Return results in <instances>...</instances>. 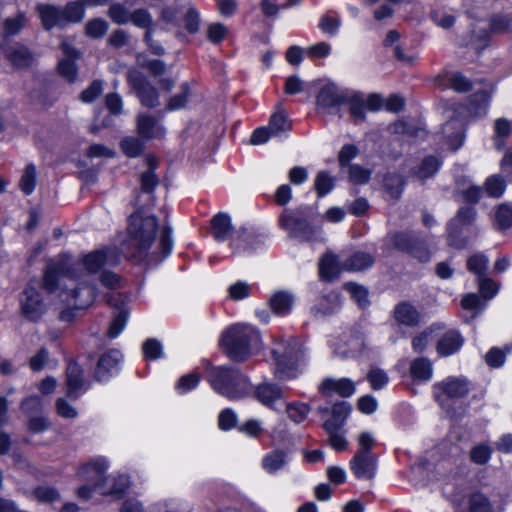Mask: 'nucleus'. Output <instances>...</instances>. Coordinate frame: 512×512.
<instances>
[{
	"label": "nucleus",
	"mask_w": 512,
	"mask_h": 512,
	"mask_svg": "<svg viewBox=\"0 0 512 512\" xmlns=\"http://www.w3.org/2000/svg\"><path fill=\"white\" fill-rule=\"evenodd\" d=\"M117 258L112 256L111 249L99 250L87 254L81 262L73 263L71 257L63 255L58 259L51 260L46 268L44 274L43 284L44 287L53 291L56 289L59 282L64 278L77 277V271L84 267L89 273H95L106 264H114Z\"/></svg>",
	"instance_id": "1"
},
{
	"label": "nucleus",
	"mask_w": 512,
	"mask_h": 512,
	"mask_svg": "<svg viewBox=\"0 0 512 512\" xmlns=\"http://www.w3.org/2000/svg\"><path fill=\"white\" fill-rule=\"evenodd\" d=\"M158 231L154 216L137 211L128 219L127 240L123 243L122 252L129 257L142 259L154 243Z\"/></svg>",
	"instance_id": "2"
},
{
	"label": "nucleus",
	"mask_w": 512,
	"mask_h": 512,
	"mask_svg": "<svg viewBox=\"0 0 512 512\" xmlns=\"http://www.w3.org/2000/svg\"><path fill=\"white\" fill-rule=\"evenodd\" d=\"M259 331L248 324H235L228 327L221 336V347L229 358L243 361L251 355L253 348L260 345Z\"/></svg>",
	"instance_id": "3"
},
{
	"label": "nucleus",
	"mask_w": 512,
	"mask_h": 512,
	"mask_svg": "<svg viewBox=\"0 0 512 512\" xmlns=\"http://www.w3.org/2000/svg\"><path fill=\"white\" fill-rule=\"evenodd\" d=\"M271 355L273 373L277 379L287 381L299 376L301 351L296 340L282 336L274 337Z\"/></svg>",
	"instance_id": "4"
},
{
	"label": "nucleus",
	"mask_w": 512,
	"mask_h": 512,
	"mask_svg": "<svg viewBox=\"0 0 512 512\" xmlns=\"http://www.w3.org/2000/svg\"><path fill=\"white\" fill-rule=\"evenodd\" d=\"M206 380L215 392L231 400L244 397L250 390L249 379L232 367H211Z\"/></svg>",
	"instance_id": "5"
},
{
	"label": "nucleus",
	"mask_w": 512,
	"mask_h": 512,
	"mask_svg": "<svg viewBox=\"0 0 512 512\" xmlns=\"http://www.w3.org/2000/svg\"><path fill=\"white\" fill-rule=\"evenodd\" d=\"M109 468L108 461L103 457H97L79 467L77 479L82 484L76 489L75 494L78 499L88 501L95 492L109 493L111 489L106 488L108 478L106 472Z\"/></svg>",
	"instance_id": "6"
},
{
	"label": "nucleus",
	"mask_w": 512,
	"mask_h": 512,
	"mask_svg": "<svg viewBox=\"0 0 512 512\" xmlns=\"http://www.w3.org/2000/svg\"><path fill=\"white\" fill-rule=\"evenodd\" d=\"M471 384L465 377L450 376L433 385L435 400L443 408L449 407L450 400H459L468 395Z\"/></svg>",
	"instance_id": "7"
},
{
	"label": "nucleus",
	"mask_w": 512,
	"mask_h": 512,
	"mask_svg": "<svg viewBox=\"0 0 512 512\" xmlns=\"http://www.w3.org/2000/svg\"><path fill=\"white\" fill-rule=\"evenodd\" d=\"M279 225L290 237L305 241L311 240L316 231L301 210H284Z\"/></svg>",
	"instance_id": "8"
},
{
	"label": "nucleus",
	"mask_w": 512,
	"mask_h": 512,
	"mask_svg": "<svg viewBox=\"0 0 512 512\" xmlns=\"http://www.w3.org/2000/svg\"><path fill=\"white\" fill-rule=\"evenodd\" d=\"M349 95L333 82L321 86L316 95V108L322 114H336L339 108L348 102Z\"/></svg>",
	"instance_id": "9"
},
{
	"label": "nucleus",
	"mask_w": 512,
	"mask_h": 512,
	"mask_svg": "<svg viewBox=\"0 0 512 512\" xmlns=\"http://www.w3.org/2000/svg\"><path fill=\"white\" fill-rule=\"evenodd\" d=\"M256 400L266 408L280 412L285 404V393L282 387L272 382H263L255 387Z\"/></svg>",
	"instance_id": "10"
},
{
	"label": "nucleus",
	"mask_w": 512,
	"mask_h": 512,
	"mask_svg": "<svg viewBox=\"0 0 512 512\" xmlns=\"http://www.w3.org/2000/svg\"><path fill=\"white\" fill-rule=\"evenodd\" d=\"M128 81L137 91L141 103L147 107H156L159 105V94L157 90L151 86L142 74L136 70L128 72Z\"/></svg>",
	"instance_id": "11"
},
{
	"label": "nucleus",
	"mask_w": 512,
	"mask_h": 512,
	"mask_svg": "<svg viewBox=\"0 0 512 512\" xmlns=\"http://www.w3.org/2000/svg\"><path fill=\"white\" fill-rule=\"evenodd\" d=\"M350 469L358 479H372L377 469L376 457L372 453L358 451L350 460Z\"/></svg>",
	"instance_id": "12"
},
{
	"label": "nucleus",
	"mask_w": 512,
	"mask_h": 512,
	"mask_svg": "<svg viewBox=\"0 0 512 512\" xmlns=\"http://www.w3.org/2000/svg\"><path fill=\"white\" fill-rule=\"evenodd\" d=\"M21 309L24 316L32 321L38 320L45 311L40 293L32 285H29L23 292Z\"/></svg>",
	"instance_id": "13"
},
{
	"label": "nucleus",
	"mask_w": 512,
	"mask_h": 512,
	"mask_svg": "<svg viewBox=\"0 0 512 512\" xmlns=\"http://www.w3.org/2000/svg\"><path fill=\"white\" fill-rule=\"evenodd\" d=\"M122 358L121 352L116 349H112L104 353L98 361L95 370V378L98 381L103 382L117 374Z\"/></svg>",
	"instance_id": "14"
},
{
	"label": "nucleus",
	"mask_w": 512,
	"mask_h": 512,
	"mask_svg": "<svg viewBox=\"0 0 512 512\" xmlns=\"http://www.w3.org/2000/svg\"><path fill=\"white\" fill-rule=\"evenodd\" d=\"M319 392L325 396L350 397L356 392V383L349 378H326L319 385Z\"/></svg>",
	"instance_id": "15"
},
{
	"label": "nucleus",
	"mask_w": 512,
	"mask_h": 512,
	"mask_svg": "<svg viewBox=\"0 0 512 512\" xmlns=\"http://www.w3.org/2000/svg\"><path fill=\"white\" fill-rule=\"evenodd\" d=\"M442 138L445 141L446 149L456 151L464 142L463 124L456 119L446 122L442 127Z\"/></svg>",
	"instance_id": "16"
},
{
	"label": "nucleus",
	"mask_w": 512,
	"mask_h": 512,
	"mask_svg": "<svg viewBox=\"0 0 512 512\" xmlns=\"http://www.w3.org/2000/svg\"><path fill=\"white\" fill-rule=\"evenodd\" d=\"M137 132L142 139L151 140L162 138L165 129L154 117L148 114H140L137 118Z\"/></svg>",
	"instance_id": "17"
},
{
	"label": "nucleus",
	"mask_w": 512,
	"mask_h": 512,
	"mask_svg": "<svg viewBox=\"0 0 512 512\" xmlns=\"http://www.w3.org/2000/svg\"><path fill=\"white\" fill-rule=\"evenodd\" d=\"M64 58L58 63V70L61 76L65 77L68 81L73 82L77 76V69L74 61L79 58L80 54L77 50L67 43L61 45Z\"/></svg>",
	"instance_id": "18"
},
{
	"label": "nucleus",
	"mask_w": 512,
	"mask_h": 512,
	"mask_svg": "<svg viewBox=\"0 0 512 512\" xmlns=\"http://www.w3.org/2000/svg\"><path fill=\"white\" fill-rule=\"evenodd\" d=\"M289 463L288 452L283 449H274L266 453L261 461L262 468L268 474H276Z\"/></svg>",
	"instance_id": "19"
},
{
	"label": "nucleus",
	"mask_w": 512,
	"mask_h": 512,
	"mask_svg": "<svg viewBox=\"0 0 512 512\" xmlns=\"http://www.w3.org/2000/svg\"><path fill=\"white\" fill-rule=\"evenodd\" d=\"M512 33V12H498L490 15L488 29L481 37L486 38L490 34Z\"/></svg>",
	"instance_id": "20"
},
{
	"label": "nucleus",
	"mask_w": 512,
	"mask_h": 512,
	"mask_svg": "<svg viewBox=\"0 0 512 512\" xmlns=\"http://www.w3.org/2000/svg\"><path fill=\"white\" fill-rule=\"evenodd\" d=\"M84 382L82 379V369L76 363H70L66 370V392L73 399H77L82 394Z\"/></svg>",
	"instance_id": "21"
},
{
	"label": "nucleus",
	"mask_w": 512,
	"mask_h": 512,
	"mask_svg": "<svg viewBox=\"0 0 512 512\" xmlns=\"http://www.w3.org/2000/svg\"><path fill=\"white\" fill-rule=\"evenodd\" d=\"M394 319L399 325L414 327L420 323V313L408 302L399 303L393 312Z\"/></svg>",
	"instance_id": "22"
},
{
	"label": "nucleus",
	"mask_w": 512,
	"mask_h": 512,
	"mask_svg": "<svg viewBox=\"0 0 512 512\" xmlns=\"http://www.w3.org/2000/svg\"><path fill=\"white\" fill-rule=\"evenodd\" d=\"M463 343L464 340L457 331H448L438 340L437 352L440 356H450L459 351Z\"/></svg>",
	"instance_id": "23"
},
{
	"label": "nucleus",
	"mask_w": 512,
	"mask_h": 512,
	"mask_svg": "<svg viewBox=\"0 0 512 512\" xmlns=\"http://www.w3.org/2000/svg\"><path fill=\"white\" fill-rule=\"evenodd\" d=\"M351 410V405L345 401L335 403L332 408L331 418L323 425L325 431L341 429L350 415Z\"/></svg>",
	"instance_id": "24"
},
{
	"label": "nucleus",
	"mask_w": 512,
	"mask_h": 512,
	"mask_svg": "<svg viewBox=\"0 0 512 512\" xmlns=\"http://www.w3.org/2000/svg\"><path fill=\"white\" fill-rule=\"evenodd\" d=\"M109 0H82V2L69 3L64 10L65 24L79 22L84 17V6L103 5Z\"/></svg>",
	"instance_id": "25"
},
{
	"label": "nucleus",
	"mask_w": 512,
	"mask_h": 512,
	"mask_svg": "<svg viewBox=\"0 0 512 512\" xmlns=\"http://www.w3.org/2000/svg\"><path fill=\"white\" fill-rule=\"evenodd\" d=\"M37 10L42 20V24L46 29H51L54 26H61L65 24V17L62 9L52 5H38Z\"/></svg>",
	"instance_id": "26"
},
{
	"label": "nucleus",
	"mask_w": 512,
	"mask_h": 512,
	"mask_svg": "<svg viewBox=\"0 0 512 512\" xmlns=\"http://www.w3.org/2000/svg\"><path fill=\"white\" fill-rule=\"evenodd\" d=\"M294 296L288 291H278L269 299L271 310L280 316L288 314L294 305Z\"/></svg>",
	"instance_id": "27"
},
{
	"label": "nucleus",
	"mask_w": 512,
	"mask_h": 512,
	"mask_svg": "<svg viewBox=\"0 0 512 512\" xmlns=\"http://www.w3.org/2000/svg\"><path fill=\"white\" fill-rule=\"evenodd\" d=\"M442 88H451L456 92L464 93L471 89L470 81L460 72H446L439 80Z\"/></svg>",
	"instance_id": "28"
},
{
	"label": "nucleus",
	"mask_w": 512,
	"mask_h": 512,
	"mask_svg": "<svg viewBox=\"0 0 512 512\" xmlns=\"http://www.w3.org/2000/svg\"><path fill=\"white\" fill-rule=\"evenodd\" d=\"M410 375L416 382H427L432 378L433 366L427 358H417L410 364Z\"/></svg>",
	"instance_id": "29"
},
{
	"label": "nucleus",
	"mask_w": 512,
	"mask_h": 512,
	"mask_svg": "<svg viewBox=\"0 0 512 512\" xmlns=\"http://www.w3.org/2000/svg\"><path fill=\"white\" fill-rule=\"evenodd\" d=\"M490 99V91L487 88L480 89L473 94L469 101L468 110L474 117H480L487 113Z\"/></svg>",
	"instance_id": "30"
},
{
	"label": "nucleus",
	"mask_w": 512,
	"mask_h": 512,
	"mask_svg": "<svg viewBox=\"0 0 512 512\" xmlns=\"http://www.w3.org/2000/svg\"><path fill=\"white\" fill-rule=\"evenodd\" d=\"M232 224L229 215L219 213L212 219V233L217 241H225L231 234Z\"/></svg>",
	"instance_id": "31"
},
{
	"label": "nucleus",
	"mask_w": 512,
	"mask_h": 512,
	"mask_svg": "<svg viewBox=\"0 0 512 512\" xmlns=\"http://www.w3.org/2000/svg\"><path fill=\"white\" fill-rule=\"evenodd\" d=\"M340 273V267L333 254H325L319 263V275L324 280H333Z\"/></svg>",
	"instance_id": "32"
},
{
	"label": "nucleus",
	"mask_w": 512,
	"mask_h": 512,
	"mask_svg": "<svg viewBox=\"0 0 512 512\" xmlns=\"http://www.w3.org/2000/svg\"><path fill=\"white\" fill-rule=\"evenodd\" d=\"M285 407L288 418L296 424L302 423L311 411V407L303 402H286Z\"/></svg>",
	"instance_id": "33"
},
{
	"label": "nucleus",
	"mask_w": 512,
	"mask_h": 512,
	"mask_svg": "<svg viewBox=\"0 0 512 512\" xmlns=\"http://www.w3.org/2000/svg\"><path fill=\"white\" fill-rule=\"evenodd\" d=\"M256 243H258V241L255 237L250 234H243L235 238L231 246L235 255L244 256L250 255L255 251Z\"/></svg>",
	"instance_id": "34"
},
{
	"label": "nucleus",
	"mask_w": 512,
	"mask_h": 512,
	"mask_svg": "<svg viewBox=\"0 0 512 512\" xmlns=\"http://www.w3.org/2000/svg\"><path fill=\"white\" fill-rule=\"evenodd\" d=\"M33 499L43 504H52L60 500V492L52 486L41 485L34 488L31 492Z\"/></svg>",
	"instance_id": "35"
},
{
	"label": "nucleus",
	"mask_w": 512,
	"mask_h": 512,
	"mask_svg": "<svg viewBox=\"0 0 512 512\" xmlns=\"http://www.w3.org/2000/svg\"><path fill=\"white\" fill-rule=\"evenodd\" d=\"M268 126L276 136L291 129V123L288 120L287 114L281 108L271 115Z\"/></svg>",
	"instance_id": "36"
},
{
	"label": "nucleus",
	"mask_w": 512,
	"mask_h": 512,
	"mask_svg": "<svg viewBox=\"0 0 512 512\" xmlns=\"http://www.w3.org/2000/svg\"><path fill=\"white\" fill-rule=\"evenodd\" d=\"M374 263V258L366 252L354 253L345 263V269L349 271H362Z\"/></svg>",
	"instance_id": "37"
},
{
	"label": "nucleus",
	"mask_w": 512,
	"mask_h": 512,
	"mask_svg": "<svg viewBox=\"0 0 512 512\" xmlns=\"http://www.w3.org/2000/svg\"><path fill=\"white\" fill-rule=\"evenodd\" d=\"M394 242L399 249L409 250L411 255L418 258L422 262L428 261L430 258V254L425 248L415 245L410 246L409 241L404 234L396 235L394 237Z\"/></svg>",
	"instance_id": "38"
},
{
	"label": "nucleus",
	"mask_w": 512,
	"mask_h": 512,
	"mask_svg": "<svg viewBox=\"0 0 512 512\" xmlns=\"http://www.w3.org/2000/svg\"><path fill=\"white\" fill-rule=\"evenodd\" d=\"M489 265V258L483 253L471 255L467 260V269L475 274L477 279L485 276Z\"/></svg>",
	"instance_id": "39"
},
{
	"label": "nucleus",
	"mask_w": 512,
	"mask_h": 512,
	"mask_svg": "<svg viewBox=\"0 0 512 512\" xmlns=\"http://www.w3.org/2000/svg\"><path fill=\"white\" fill-rule=\"evenodd\" d=\"M365 379L375 391L384 389L389 383L387 372L379 367H371Z\"/></svg>",
	"instance_id": "40"
},
{
	"label": "nucleus",
	"mask_w": 512,
	"mask_h": 512,
	"mask_svg": "<svg viewBox=\"0 0 512 512\" xmlns=\"http://www.w3.org/2000/svg\"><path fill=\"white\" fill-rule=\"evenodd\" d=\"M146 160L149 170L141 175V188L144 192L151 193L158 185V178L153 172L157 167V160L152 156H148Z\"/></svg>",
	"instance_id": "41"
},
{
	"label": "nucleus",
	"mask_w": 512,
	"mask_h": 512,
	"mask_svg": "<svg viewBox=\"0 0 512 512\" xmlns=\"http://www.w3.org/2000/svg\"><path fill=\"white\" fill-rule=\"evenodd\" d=\"M512 132V124L506 118H498L494 123L495 146L497 149H502L504 146V139L509 137Z\"/></svg>",
	"instance_id": "42"
},
{
	"label": "nucleus",
	"mask_w": 512,
	"mask_h": 512,
	"mask_svg": "<svg viewBox=\"0 0 512 512\" xmlns=\"http://www.w3.org/2000/svg\"><path fill=\"white\" fill-rule=\"evenodd\" d=\"M441 166V162L435 157H426L423 159L417 170L415 176L419 180H425L436 174Z\"/></svg>",
	"instance_id": "43"
},
{
	"label": "nucleus",
	"mask_w": 512,
	"mask_h": 512,
	"mask_svg": "<svg viewBox=\"0 0 512 512\" xmlns=\"http://www.w3.org/2000/svg\"><path fill=\"white\" fill-rule=\"evenodd\" d=\"M106 478L109 479L106 483V488L111 489V492L101 493L102 495L120 496L129 487V478L127 475L106 476Z\"/></svg>",
	"instance_id": "44"
},
{
	"label": "nucleus",
	"mask_w": 512,
	"mask_h": 512,
	"mask_svg": "<svg viewBox=\"0 0 512 512\" xmlns=\"http://www.w3.org/2000/svg\"><path fill=\"white\" fill-rule=\"evenodd\" d=\"M469 512H494L488 498L481 493H474L468 502Z\"/></svg>",
	"instance_id": "45"
},
{
	"label": "nucleus",
	"mask_w": 512,
	"mask_h": 512,
	"mask_svg": "<svg viewBox=\"0 0 512 512\" xmlns=\"http://www.w3.org/2000/svg\"><path fill=\"white\" fill-rule=\"evenodd\" d=\"M200 379V375L197 373L186 374L178 380L175 389L178 394H186L198 386Z\"/></svg>",
	"instance_id": "46"
},
{
	"label": "nucleus",
	"mask_w": 512,
	"mask_h": 512,
	"mask_svg": "<svg viewBox=\"0 0 512 512\" xmlns=\"http://www.w3.org/2000/svg\"><path fill=\"white\" fill-rule=\"evenodd\" d=\"M431 19L438 27L443 29H449L455 23V17L444 8L433 9L431 11Z\"/></svg>",
	"instance_id": "47"
},
{
	"label": "nucleus",
	"mask_w": 512,
	"mask_h": 512,
	"mask_svg": "<svg viewBox=\"0 0 512 512\" xmlns=\"http://www.w3.org/2000/svg\"><path fill=\"white\" fill-rule=\"evenodd\" d=\"M8 57L11 63L16 67L28 66L32 61L31 54L25 47L13 48L9 52Z\"/></svg>",
	"instance_id": "48"
},
{
	"label": "nucleus",
	"mask_w": 512,
	"mask_h": 512,
	"mask_svg": "<svg viewBox=\"0 0 512 512\" xmlns=\"http://www.w3.org/2000/svg\"><path fill=\"white\" fill-rule=\"evenodd\" d=\"M334 187V178L327 172L318 173L315 180V189L319 197L327 195Z\"/></svg>",
	"instance_id": "49"
},
{
	"label": "nucleus",
	"mask_w": 512,
	"mask_h": 512,
	"mask_svg": "<svg viewBox=\"0 0 512 512\" xmlns=\"http://www.w3.org/2000/svg\"><path fill=\"white\" fill-rule=\"evenodd\" d=\"M190 94V88L188 83H183L181 85V92L172 96L167 103V109L169 111H175L183 108L187 101Z\"/></svg>",
	"instance_id": "50"
},
{
	"label": "nucleus",
	"mask_w": 512,
	"mask_h": 512,
	"mask_svg": "<svg viewBox=\"0 0 512 512\" xmlns=\"http://www.w3.org/2000/svg\"><path fill=\"white\" fill-rule=\"evenodd\" d=\"M121 149L128 157H137L143 150V143L136 137H126L121 141Z\"/></svg>",
	"instance_id": "51"
},
{
	"label": "nucleus",
	"mask_w": 512,
	"mask_h": 512,
	"mask_svg": "<svg viewBox=\"0 0 512 512\" xmlns=\"http://www.w3.org/2000/svg\"><path fill=\"white\" fill-rule=\"evenodd\" d=\"M36 184V168L33 164H30L26 167L21 180H20V188L21 190L29 195L33 192Z\"/></svg>",
	"instance_id": "52"
},
{
	"label": "nucleus",
	"mask_w": 512,
	"mask_h": 512,
	"mask_svg": "<svg viewBox=\"0 0 512 512\" xmlns=\"http://www.w3.org/2000/svg\"><path fill=\"white\" fill-rule=\"evenodd\" d=\"M492 449L487 444H479L470 451V460L478 465L487 463L491 457Z\"/></svg>",
	"instance_id": "53"
},
{
	"label": "nucleus",
	"mask_w": 512,
	"mask_h": 512,
	"mask_svg": "<svg viewBox=\"0 0 512 512\" xmlns=\"http://www.w3.org/2000/svg\"><path fill=\"white\" fill-rule=\"evenodd\" d=\"M143 354L147 360H157L163 356V346L156 339H148L143 344Z\"/></svg>",
	"instance_id": "54"
},
{
	"label": "nucleus",
	"mask_w": 512,
	"mask_h": 512,
	"mask_svg": "<svg viewBox=\"0 0 512 512\" xmlns=\"http://www.w3.org/2000/svg\"><path fill=\"white\" fill-rule=\"evenodd\" d=\"M505 181L497 175H493L486 180L485 189L489 196L500 197L505 191Z\"/></svg>",
	"instance_id": "55"
},
{
	"label": "nucleus",
	"mask_w": 512,
	"mask_h": 512,
	"mask_svg": "<svg viewBox=\"0 0 512 512\" xmlns=\"http://www.w3.org/2000/svg\"><path fill=\"white\" fill-rule=\"evenodd\" d=\"M345 289L360 307L364 308L368 305V292L364 287L354 283H347Z\"/></svg>",
	"instance_id": "56"
},
{
	"label": "nucleus",
	"mask_w": 512,
	"mask_h": 512,
	"mask_svg": "<svg viewBox=\"0 0 512 512\" xmlns=\"http://www.w3.org/2000/svg\"><path fill=\"white\" fill-rule=\"evenodd\" d=\"M391 129L395 133L407 134L414 138H424L426 136V131L424 129L412 127L404 121L394 123L391 126Z\"/></svg>",
	"instance_id": "57"
},
{
	"label": "nucleus",
	"mask_w": 512,
	"mask_h": 512,
	"mask_svg": "<svg viewBox=\"0 0 512 512\" xmlns=\"http://www.w3.org/2000/svg\"><path fill=\"white\" fill-rule=\"evenodd\" d=\"M107 30L108 24L103 19H93L86 24V34L91 38H101Z\"/></svg>",
	"instance_id": "58"
},
{
	"label": "nucleus",
	"mask_w": 512,
	"mask_h": 512,
	"mask_svg": "<svg viewBox=\"0 0 512 512\" xmlns=\"http://www.w3.org/2000/svg\"><path fill=\"white\" fill-rule=\"evenodd\" d=\"M495 220L497 225L506 229L512 226V206L510 205H500L495 214Z\"/></svg>",
	"instance_id": "59"
},
{
	"label": "nucleus",
	"mask_w": 512,
	"mask_h": 512,
	"mask_svg": "<svg viewBox=\"0 0 512 512\" xmlns=\"http://www.w3.org/2000/svg\"><path fill=\"white\" fill-rule=\"evenodd\" d=\"M384 186L392 197L398 198L403 191L404 182L400 175L394 174L384 179Z\"/></svg>",
	"instance_id": "60"
},
{
	"label": "nucleus",
	"mask_w": 512,
	"mask_h": 512,
	"mask_svg": "<svg viewBox=\"0 0 512 512\" xmlns=\"http://www.w3.org/2000/svg\"><path fill=\"white\" fill-rule=\"evenodd\" d=\"M340 299L338 293L332 292L328 296L323 297L319 304L315 307L317 312L329 314L339 305Z\"/></svg>",
	"instance_id": "61"
},
{
	"label": "nucleus",
	"mask_w": 512,
	"mask_h": 512,
	"mask_svg": "<svg viewBox=\"0 0 512 512\" xmlns=\"http://www.w3.org/2000/svg\"><path fill=\"white\" fill-rule=\"evenodd\" d=\"M371 177V171L360 165H351L349 168V180L354 184H365Z\"/></svg>",
	"instance_id": "62"
},
{
	"label": "nucleus",
	"mask_w": 512,
	"mask_h": 512,
	"mask_svg": "<svg viewBox=\"0 0 512 512\" xmlns=\"http://www.w3.org/2000/svg\"><path fill=\"white\" fill-rule=\"evenodd\" d=\"M478 284L481 295L486 299L493 298L499 291L498 284L486 276L479 278Z\"/></svg>",
	"instance_id": "63"
},
{
	"label": "nucleus",
	"mask_w": 512,
	"mask_h": 512,
	"mask_svg": "<svg viewBox=\"0 0 512 512\" xmlns=\"http://www.w3.org/2000/svg\"><path fill=\"white\" fill-rule=\"evenodd\" d=\"M475 210L472 207L461 208L456 217L450 223V229L452 227H459L470 224L475 219Z\"/></svg>",
	"instance_id": "64"
}]
</instances>
